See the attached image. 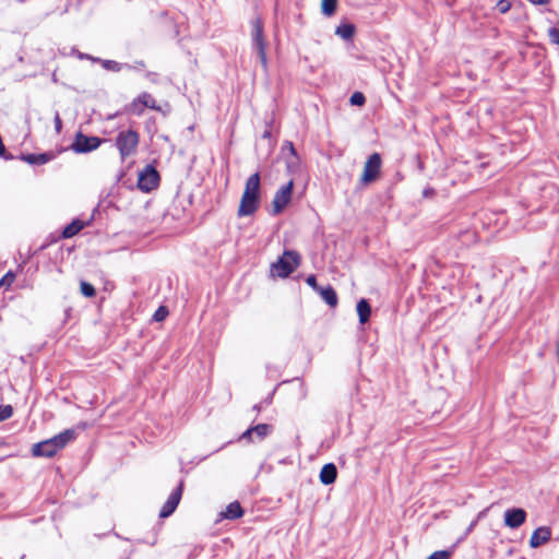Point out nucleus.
Here are the masks:
<instances>
[{
	"mask_svg": "<svg viewBox=\"0 0 559 559\" xmlns=\"http://www.w3.org/2000/svg\"><path fill=\"white\" fill-rule=\"evenodd\" d=\"M75 438L76 430L74 428L66 429L52 438L35 443L32 448V454L37 457H52Z\"/></svg>",
	"mask_w": 559,
	"mask_h": 559,
	"instance_id": "1",
	"label": "nucleus"
},
{
	"mask_svg": "<svg viewBox=\"0 0 559 559\" xmlns=\"http://www.w3.org/2000/svg\"><path fill=\"white\" fill-rule=\"evenodd\" d=\"M140 134L133 129L121 130L115 138V146L119 152L120 160L134 156L138 153Z\"/></svg>",
	"mask_w": 559,
	"mask_h": 559,
	"instance_id": "2",
	"label": "nucleus"
},
{
	"mask_svg": "<svg viewBox=\"0 0 559 559\" xmlns=\"http://www.w3.org/2000/svg\"><path fill=\"white\" fill-rule=\"evenodd\" d=\"M301 257L295 250H285L278 260L271 264L272 276L288 277L300 264Z\"/></svg>",
	"mask_w": 559,
	"mask_h": 559,
	"instance_id": "3",
	"label": "nucleus"
},
{
	"mask_svg": "<svg viewBox=\"0 0 559 559\" xmlns=\"http://www.w3.org/2000/svg\"><path fill=\"white\" fill-rule=\"evenodd\" d=\"M252 25V48L257 51L259 60L264 69L267 67L266 43L263 36L262 21L257 17L251 22Z\"/></svg>",
	"mask_w": 559,
	"mask_h": 559,
	"instance_id": "4",
	"label": "nucleus"
},
{
	"mask_svg": "<svg viewBox=\"0 0 559 559\" xmlns=\"http://www.w3.org/2000/svg\"><path fill=\"white\" fill-rule=\"evenodd\" d=\"M104 141L106 140L94 135L88 136L79 131L70 147L78 154H85L97 150Z\"/></svg>",
	"mask_w": 559,
	"mask_h": 559,
	"instance_id": "5",
	"label": "nucleus"
},
{
	"mask_svg": "<svg viewBox=\"0 0 559 559\" xmlns=\"http://www.w3.org/2000/svg\"><path fill=\"white\" fill-rule=\"evenodd\" d=\"M159 174L152 165H146L139 174L138 187L143 192H151L159 185Z\"/></svg>",
	"mask_w": 559,
	"mask_h": 559,
	"instance_id": "6",
	"label": "nucleus"
},
{
	"mask_svg": "<svg viewBox=\"0 0 559 559\" xmlns=\"http://www.w3.org/2000/svg\"><path fill=\"white\" fill-rule=\"evenodd\" d=\"M294 180L290 179L286 185L282 186L275 193L273 199V214H280L288 205L292 200Z\"/></svg>",
	"mask_w": 559,
	"mask_h": 559,
	"instance_id": "7",
	"label": "nucleus"
},
{
	"mask_svg": "<svg viewBox=\"0 0 559 559\" xmlns=\"http://www.w3.org/2000/svg\"><path fill=\"white\" fill-rule=\"evenodd\" d=\"M381 163V156L379 153H373L368 157L367 162L365 163L364 173L361 176V181L364 183L372 182L378 178Z\"/></svg>",
	"mask_w": 559,
	"mask_h": 559,
	"instance_id": "8",
	"label": "nucleus"
},
{
	"mask_svg": "<svg viewBox=\"0 0 559 559\" xmlns=\"http://www.w3.org/2000/svg\"><path fill=\"white\" fill-rule=\"evenodd\" d=\"M183 487H185V481L181 479L179 481L178 486L173 490V492L169 495L168 499L162 507V509L159 511V518H162V519L168 518L169 515H171L175 512V510L177 509V507L180 502Z\"/></svg>",
	"mask_w": 559,
	"mask_h": 559,
	"instance_id": "9",
	"label": "nucleus"
},
{
	"mask_svg": "<svg viewBox=\"0 0 559 559\" xmlns=\"http://www.w3.org/2000/svg\"><path fill=\"white\" fill-rule=\"evenodd\" d=\"M527 513L522 508H511L504 512V525L510 528H519L526 521Z\"/></svg>",
	"mask_w": 559,
	"mask_h": 559,
	"instance_id": "10",
	"label": "nucleus"
},
{
	"mask_svg": "<svg viewBox=\"0 0 559 559\" xmlns=\"http://www.w3.org/2000/svg\"><path fill=\"white\" fill-rule=\"evenodd\" d=\"M259 203V198H253L252 195H249L248 192H243L238 209V216L241 217L252 215L258 210Z\"/></svg>",
	"mask_w": 559,
	"mask_h": 559,
	"instance_id": "11",
	"label": "nucleus"
},
{
	"mask_svg": "<svg viewBox=\"0 0 559 559\" xmlns=\"http://www.w3.org/2000/svg\"><path fill=\"white\" fill-rule=\"evenodd\" d=\"M551 538V530L547 526H540L536 528L530 539V546L532 548H538L542 545L548 543Z\"/></svg>",
	"mask_w": 559,
	"mask_h": 559,
	"instance_id": "12",
	"label": "nucleus"
},
{
	"mask_svg": "<svg viewBox=\"0 0 559 559\" xmlns=\"http://www.w3.org/2000/svg\"><path fill=\"white\" fill-rule=\"evenodd\" d=\"M55 154L52 152H46L40 154H22L20 158L29 165H44L52 160Z\"/></svg>",
	"mask_w": 559,
	"mask_h": 559,
	"instance_id": "13",
	"label": "nucleus"
},
{
	"mask_svg": "<svg viewBox=\"0 0 559 559\" xmlns=\"http://www.w3.org/2000/svg\"><path fill=\"white\" fill-rule=\"evenodd\" d=\"M337 477V468L333 463H326L320 471V481L323 485H331L336 480Z\"/></svg>",
	"mask_w": 559,
	"mask_h": 559,
	"instance_id": "14",
	"label": "nucleus"
},
{
	"mask_svg": "<svg viewBox=\"0 0 559 559\" xmlns=\"http://www.w3.org/2000/svg\"><path fill=\"white\" fill-rule=\"evenodd\" d=\"M253 198L260 199V175L259 173L252 174L246 181L245 191Z\"/></svg>",
	"mask_w": 559,
	"mask_h": 559,
	"instance_id": "15",
	"label": "nucleus"
},
{
	"mask_svg": "<svg viewBox=\"0 0 559 559\" xmlns=\"http://www.w3.org/2000/svg\"><path fill=\"white\" fill-rule=\"evenodd\" d=\"M356 309H357V313H358V318H359V323L360 324L367 323L371 316V307H370V304L368 302V300L365 298H361L357 302Z\"/></svg>",
	"mask_w": 559,
	"mask_h": 559,
	"instance_id": "16",
	"label": "nucleus"
},
{
	"mask_svg": "<svg viewBox=\"0 0 559 559\" xmlns=\"http://www.w3.org/2000/svg\"><path fill=\"white\" fill-rule=\"evenodd\" d=\"M84 226L85 224L83 221L75 218L63 228L62 237L66 239L71 238L79 234L84 228Z\"/></svg>",
	"mask_w": 559,
	"mask_h": 559,
	"instance_id": "17",
	"label": "nucleus"
},
{
	"mask_svg": "<svg viewBox=\"0 0 559 559\" xmlns=\"http://www.w3.org/2000/svg\"><path fill=\"white\" fill-rule=\"evenodd\" d=\"M243 515V509L241 508L238 501L230 502L225 512H223V516L227 520H237Z\"/></svg>",
	"mask_w": 559,
	"mask_h": 559,
	"instance_id": "18",
	"label": "nucleus"
},
{
	"mask_svg": "<svg viewBox=\"0 0 559 559\" xmlns=\"http://www.w3.org/2000/svg\"><path fill=\"white\" fill-rule=\"evenodd\" d=\"M318 293H320L322 299L330 307H335L337 305L338 298H337L335 289L331 285L320 288V290Z\"/></svg>",
	"mask_w": 559,
	"mask_h": 559,
	"instance_id": "19",
	"label": "nucleus"
},
{
	"mask_svg": "<svg viewBox=\"0 0 559 559\" xmlns=\"http://www.w3.org/2000/svg\"><path fill=\"white\" fill-rule=\"evenodd\" d=\"M335 34L345 40H349L355 34V25L352 23L341 24L336 27Z\"/></svg>",
	"mask_w": 559,
	"mask_h": 559,
	"instance_id": "20",
	"label": "nucleus"
},
{
	"mask_svg": "<svg viewBox=\"0 0 559 559\" xmlns=\"http://www.w3.org/2000/svg\"><path fill=\"white\" fill-rule=\"evenodd\" d=\"M251 430H253V435L255 436L254 439L262 441L272 432L273 427L269 424H258L255 426H251Z\"/></svg>",
	"mask_w": 559,
	"mask_h": 559,
	"instance_id": "21",
	"label": "nucleus"
},
{
	"mask_svg": "<svg viewBox=\"0 0 559 559\" xmlns=\"http://www.w3.org/2000/svg\"><path fill=\"white\" fill-rule=\"evenodd\" d=\"M138 102H141V105L142 107L144 108H150V109H153V110H159V107L157 106L156 104V100L154 99V97L147 93V92H143L141 93L139 96H138Z\"/></svg>",
	"mask_w": 559,
	"mask_h": 559,
	"instance_id": "22",
	"label": "nucleus"
},
{
	"mask_svg": "<svg viewBox=\"0 0 559 559\" xmlns=\"http://www.w3.org/2000/svg\"><path fill=\"white\" fill-rule=\"evenodd\" d=\"M337 0H322L321 11L324 15L331 16L335 13Z\"/></svg>",
	"mask_w": 559,
	"mask_h": 559,
	"instance_id": "23",
	"label": "nucleus"
},
{
	"mask_svg": "<svg viewBox=\"0 0 559 559\" xmlns=\"http://www.w3.org/2000/svg\"><path fill=\"white\" fill-rule=\"evenodd\" d=\"M285 164H286V169L289 174H293L295 173L298 167H299V164H300V158L298 155H295V156H286L285 157Z\"/></svg>",
	"mask_w": 559,
	"mask_h": 559,
	"instance_id": "24",
	"label": "nucleus"
},
{
	"mask_svg": "<svg viewBox=\"0 0 559 559\" xmlns=\"http://www.w3.org/2000/svg\"><path fill=\"white\" fill-rule=\"evenodd\" d=\"M102 66L108 71L119 72L123 67L130 68L129 64H121L115 60H102Z\"/></svg>",
	"mask_w": 559,
	"mask_h": 559,
	"instance_id": "25",
	"label": "nucleus"
},
{
	"mask_svg": "<svg viewBox=\"0 0 559 559\" xmlns=\"http://www.w3.org/2000/svg\"><path fill=\"white\" fill-rule=\"evenodd\" d=\"M80 289H81L82 295H84L85 297L91 298L96 295L95 287L91 283H87L85 281H81Z\"/></svg>",
	"mask_w": 559,
	"mask_h": 559,
	"instance_id": "26",
	"label": "nucleus"
},
{
	"mask_svg": "<svg viewBox=\"0 0 559 559\" xmlns=\"http://www.w3.org/2000/svg\"><path fill=\"white\" fill-rule=\"evenodd\" d=\"M349 103L353 106H362L366 103V97L361 92H355L352 94Z\"/></svg>",
	"mask_w": 559,
	"mask_h": 559,
	"instance_id": "27",
	"label": "nucleus"
},
{
	"mask_svg": "<svg viewBox=\"0 0 559 559\" xmlns=\"http://www.w3.org/2000/svg\"><path fill=\"white\" fill-rule=\"evenodd\" d=\"M168 309L167 307L165 306H159L157 308V310L155 311V313L153 314V319L156 321V322H162L166 319V317L168 316Z\"/></svg>",
	"mask_w": 559,
	"mask_h": 559,
	"instance_id": "28",
	"label": "nucleus"
},
{
	"mask_svg": "<svg viewBox=\"0 0 559 559\" xmlns=\"http://www.w3.org/2000/svg\"><path fill=\"white\" fill-rule=\"evenodd\" d=\"M143 109L144 107H142L141 102H138V97L129 106V111L136 116L142 115Z\"/></svg>",
	"mask_w": 559,
	"mask_h": 559,
	"instance_id": "29",
	"label": "nucleus"
},
{
	"mask_svg": "<svg viewBox=\"0 0 559 559\" xmlns=\"http://www.w3.org/2000/svg\"><path fill=\"white\" fill-rule=\"evenodd\" d=\"M13 414V408L11 405H2L0 406V423L10 418Z\"/></svg>",
	"mask_w": 559,
	"mask_h": 559,
	"instance_id": "30",
	"label": "nucleus"
},
{
	"mask_svg": "<svg viewBox=\"0 0 559 559\" xmlns=\"http://www.w3.org/2000/svg\"><path fill=\"white\" fill-rule=\"evenodd\" d=\"M288 153L287 156H295V155H298L297 154V151L293 144L292 141H285L283 146H282V153L285 154V153Z\"/></svg>",
	"mask_w": 559,
	"mask_h": 559,
	"instance_id": "31",
	"label": "nucleus"
},
{
	"mask_svg": "<svg viewBox=\"0 0 559 559\" xmlns=\"http://www.w3.org/2000/svg\"><path fill=\"white\" fill-rule=\"evenodd\" d=\"M451 556V551L449 550H438L431 554L427 559H449Z\"/></svg>",
	"mask_w": 559,
	"mask_h": 559,
	"instance_id": "32",
	"label": "nucleus"
},
{
	"mask_svg": "<svg viewBox=\"0 0 559 559\" xmlns=\"http://www.w3.org/2000/svg\"><path fill=\"white\" fill-rule=\"evenodd\" d=\"M15 280V274L12 271H9L1 280H0V286L7 285L10 286Z\"/></svg>",
	"mask_w": 559,
	"mask_h": 559,
	"instance_id": "33",
	"label": "nucleus"
},
{
	"mask_svg": "<svg viewBox=\"0 0 559 559\" xmlns=\"http://www.w3.org/2000/svg\"><path fill=\"white\" fill-rule=\"evenodd\" d=\"M511 9V2L508 0H499L497 3V10L500 13H507Z\"/></svg>",
	"mask_w": 559,
	"mask_h": 559,
	"instance_id": "34",
	"label": "nucleus"
},
{
	"mask_svg": "<svg viewBox=\"0 0 559 559\" xmlns=\"http://www.w3.org/2000/svg\"><path fill=\"white\" fill-rule=\"evenodd\" d=\"M548 36H549L551 43L559 45V28H557V27L549 28Z\"/></svg>",
	"mask_w": 559,
	"mask_h": 559,
	"instance_id": "35",
	"label": "nucleus"
},
{
	"mask_svg": "<svg viewBox=\"0 0 559 559\" xmlns=\"http://www.w3.org/2000/svg\"><path fill=\"white\" fill-rule=\"evenodd\" d=\"M239 440H247L249 442L255 441V439L253 438V430H251V427H249L246 431L241 433Z\"/></svg>",
	"mask_w": 559,
	"mask_h": 559,
	"instance_id": "36",
	"label": "nucleus"
},
{
	"mask_svg": "<svg viewBox=\"0 0 559 559\" xmlns=\"http://www.w3.org/2000/svg\"><path fill=\"white\" fill-rule=\"evenodd\" d=\"M306 283L312 287L316 292H319L320 290V286H318V283H317V277L316 275L311 274L309 275L307 278H306Z\"/></svg>",
	"mask_w": 559,
	"mask_h": 559,
	"instance_id": "37",
	"label": "nucleus"
},
{
	"mask_svg": "<svg viewBox=\"0 0 559 559\" xmlns=\"http://www.w3.org/2000/svg\"><path fill=\"white\" fill-rule=\"evenodd\" d=\"M272 122L273 120L269 121L266 123L267 128L264 130V132L262 133V138L263 139H271L272 136V132H271V126H272Z\"/></svg>",
	"mask_w": 559,
	"mask_h": 559,
	"instance_id": "38",
	"label": "nucleus"
},
{
	"mask_svg": "<svg viewBox=\"0 0 559 559\" xmlns=\"http://www.w3.org/2000/svg\"><path fill=\"white\" fill-rule=\"evenodd\" d=\"M55 127L58 132L61 130L62 122H61L59 114H57L55 117Z\"/></svg>",
	"mask_w": 559,
	"mask_h": 559,
	"instance_id": "39",
	"label": "nucleus"
},
{
	"mask_svg": "<svg viewBox=\"0 0 559 559\" xmlns=\"http://www.w3.org/2000/svg\"><path fill=\"white\" fill-rule=\"evenodd\" d=\"M532 4L544 5L550 2V0H528Z\"/></svg>",
	"mask_w": 559,
	"mask_h": 559,
	"instance_id": "40",
	"label": "nucleus"
},
{
	"mask_svg": "<svg viewBox=\"0 0 559 559\" xmlns=\"http://www.w3.org/2000/svg\"><path fill=\"white\" fill-rule=\"evenodd\" d=\"M433 194H435V190H433L432 188H426V189H424V191H423V195H424L425 198L430 197V195H433Z\"/></svg>",
	"mask_w": 559,
	"mask_h": 559,
	"instance_id": "41",
	"label": "nucleus"
},
{
	"mask_svg": "<svg viewBox=\"0 0 559 559\" xmlns=\"http://www.w3.org/2000/svg\"><path fill=\"white\" fill-rule=\"evenodd\" d=\"M78 57L80 59H92V57L90 55L82 53V52H79V51H78Z\"/></svg>",
	"mask_w": 559,
	"mask_h": 559,
	"instance_id": "42",
	"label": "nucleus"
},
{
	"mask_svg": "<svg viewBox=\"0 0 559 559\" xmlns=\"http://www.w3.org/2000/svg\"><path fill=\"white\" fill-rule=\"evenodd\" d=\"M156 75H157V74H156V73H153V72H147V73H146V76H147L151 81H153V82H155V76H156Z\"/></svg>",
	"mask_w": 559,
	"mask_h": 559,
	"instance_id": "43",
	"label": "nucleus"
},
{
	"mask_svg": "<svg viewBox=\"0 0 559 559\" xmlns=\"http://www.w3.org/2000/svg\"><path fill=\"white\" fill-rule=\"evenodd\" d=\"M261 409H262V404H261V403L255 404V405L253 406V411H255V412H258V413H259V412H261Z\"/></svg>",
	"mask_w": 559,
	"mask_h": 559,
	"instance_id": "44",
	"label": "nucleus"
},
{
	"mask_svg": "<svg viewBox=\"0 0 559 559\" xmlns=\"http://www.w3.org/2000/svg\"><path fill=\"white\" fill-rule=\"evenodd\" d=\"M475 525H476V521H473V522L469 524V526H468V528H467V532H471V531L474 528V526H475Z\"/></svg>",
	"mask_w": 559,
	"mask_h": 559,
	"instance_id": "45",
	"label": "nucleus"
},
{
	"mask_svg": "<svg viewBox=\"0 0 559 559\" xmlns=\"http://www.w3.org/2000/svg\"><path fill=\"white\" fill-rule=\"evenodd\" d=\"M136 64H138V67H141V68L145 67V63L143 61H139V62H136Z\"/></svg>",
	"mask_w": 559,
	"mask_h": 559,
	"instance_id": "46",
	"label": "nucleus"
},
{
	"mask_svg": "<svg viewBox=\"0 0 559 559\" xmlns=\"http://www.w3.org/2000/svg\"><path fill=\"white\" fill-rule=\"evenodd\" d=\"M556 355L559 358V344L557 345Z\"/></svg>",
	"mask_w": 559,
	"mask_h": 559,
	"instance_id": "47",
	"label": "nucleus"
},
{
	"mask_svg": "<svg viewBox=\"0 0 559 559\" xmlns=\"http://www.w3.org/2000/svg\"><path fill=\"white\" fill-rule=\"evenodd\" d=\"M120 559H129V556H126V557H123V558H120Z\"/></svg>",
	"mask_w": 559,
	"mask_h": 559,
	"instance_id": "48",
	"label": "nucleus"
}]
</instances>
